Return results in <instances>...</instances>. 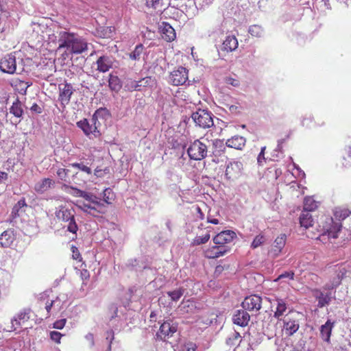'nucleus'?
I'll list each match as a JSON object with an SVG mask.
<instances>
[{"label": "nucleus", "mask_w": 351, "mask_h": 351, "mask_svg": "<svg viewBox=\"0 0 351 351\" xmlns=\"http://www.w3.org/2000/svg\"><path fill=\"white\" fill-rule=\"evenodd\" d=\"M183 292H184V291L182 289H179L177 290H174L173 291H169L167 293V294L169 295V296L171 297V298L173 301L177 302L180 300V298L183 295Z\"/></svg>", "instance_id": "09e8293b"}, {"label": "nucleus", "mask_w": 351, "mask_h": 351, "mask_svg": "<svg viewBox=\"0 0 351 351\" xmlns=\"http://www.w3.org/2000/svg\"><path fill=\"white\" fill-rule=\"evenodd\" d=\"M294 276L295 274L293 271H285L283 274H280L274 281L277 282L278 280L285 278L293 280Z\"/></svg>", "instance_id": "5fc2aeb1"}, {"label": "nucleus", "mask_w": 351, "mask_h": 351, "mask_svg": "<svg viewBox=\"0 0 351 351\" xmlns=\"http://www.w3.org/2000/svg\"><path fill=\"white\" fill-rule=\"evenodd\" d=\"M160 32L162 38L167 42H171L176 37L175 29L167 23H162L160 27Z\"/></svg>", "instance_id": "f3484780"}, {"label": "nucleus", "mask_w": 351, "mask_h": 351, "mask_svg": "<svg viewBox=\"0 0 351 351\" xmlns=\"http://www.w3.org/2000/svg\"><path fill=\"white\" fill-rule=\"evenodd\" d=\"M144 50V47L142 44L137 45L134 50L130 53V58L132 60H139Z\"/></svg>", "instance_id": "ea45409f"}, {"label": "nucleus", "mask_w": 351, "mask_h": 351, "mask_svg": "<svg viewBox=\"0 0 351 351\" xmlns=\"http://www.w3.org/2000/svg\"><path fill=\"white\" fill-rule=\"evenodd\" d=\"M70 166L77 168L78 169L81 170L82 171L86 173L87 175H90L92 173L91 169L86 165H84L83 163H72L70 165Z\"/></svg>", "instance_id": "de8ad7c7"}, {"label": "nucleus", "mask_w": 351, "mask_h": 351, "mask_svg": "<svg viewBox=\"0 0 351 351\" xmlns=\"http://www.w3.org/2000/svg\"><path fill=\"white\" fill-rule=\"evenodd\" d=\"M30 109L32 111L35 112L37 114H40L42 112V108L37 104H34Z\"/></svg>", "instance_id": "e2e57ef3"}, {"label": "nucleus", "mask_w": 351, "mask_h": 351, "mask_svg": "<svg viewBox=\"0 0 351 351\" xmlns=\"http://www.w3.org/2000/svg\"><path fill=\"white\" fill-rule=\"evenodd\" d=\"M71 170L69 169L60 168L57 170L58 177L62 181L69 184H80V181L84 182V180L80 179L79 172L73 173L70 176Z\"/></svg>", "instance_id": "6e6552de"}, {"label": "nucleus", "mask_w": 351, "mask_h": 351, "mask_svg": "<svg viewBox=\"0 0 351 351\" xmlns=\"http://www.w3.org/2000/svg\"><path fill=\"white\" fill-rule=\"evenodd\" d=\"M298 321L292 318L289 315H286L283 319V330L288 336H291L299 329Z\"/></svg>", "instance_id": "4468645a"}, {"label": "nucleus", "mask_w": 351, "mask_h": 351, "mask_svg": "<svg viewBox=\"0 0 351 351\" xmlns=\"http://www.w3.org/2000/svg\"><path fill=\"white\" fill-rule=\"evenodd\" d=\"M147 82L148 80H145V78L138 81H133L131 82V88L136 90H141V88L142 86H146Z\"/></svg>", "instance_id": "49530a36"}, {"label": "nucleus", "mask_w": 351, "mask_h": 351, "mask_svg": "<svg viewBox=\"0 0 351 351\" xmlns=\"http://www.w3.org/2000/svg\"><path fill=\"white\" fill-rule=\"evenodd\" d=\"M290 133H287L283 138H281L278 140V145L276 147V150L282 153L283 150V143L286 142V141L289 138Z\"/></svg>", "instance_id": "603ef678"}, {"label": "nucleus", "mask_w": 351, "mask_h": 351, "mask_svg": "<svg viewBox=\"0 0 351 351\" xmlns=\"http://www.w3.org/2000/svg\"><path fill=\"white\" fill-rule=\"evenodd\" d=\"M71 251H72V257L73 259L77 260L80 262L82 261V257L81 254L77 247L72 245Z\"/></svg>", "instance_id": "864d4df0"}, {"label": "nucleus", "mask_w": 351, "mask_h": 351, "mask_svg": "<svg viewBox=\"0 0 351 351\" xmlns=\"http://www.w3.org/2000/svg\"><path fill=\"white\" fill-rule=\"evenodd\" d=\"M66 322V319H61L57 320L53 323V328L61 330L64 327Z\"/></svg>", "instance_id": "4d7b16f0"}, {"label": "nucleus", "mask_w": 351, "mask_h": 351, "mask_svg": "<svg viewBox=\"0 0 351 351\" xmlns=\"http://www.w3.org/2000/svg\"><path fill=\"white\" fill-rule=\"evenodd\" d=\"M227 252V250L219 245H213L208 247L204 251V256L207 258H217L223 256Z\"/></svg>", "instance_id": "b1692460"}, {"label": "nucleus", "mask_w": 351, "mask_h": 351, "mask_svg": "<svg viewBox=\"0 0 351 351\" xmlns=\"http://www.w3.org/2000/svg\"><path fill=\"white\" fill-rule=\"evenodd\" d=\"M334 326L335 322H332L330 319H328L324 324L321 326L319 329L320 336L325 342L330 343L331 332Z\"/></svg>", "instance_id": "393cba45"}, {"label": "nucleus", "mask_w": 351, "mask_h": 351, "mask_svg": "<svg viewBox=\"0 0 351 351\" xmlns=\"http://www.w3.org/2000/svg\"><path fill=\"white\" fill-rule=\"evenodd\" d=\"M55 185V181L51 178H45L34 185V191L38 193H43Z\"/></svg>", "instance_id": "5701e85b"}, {"label": "nucleus", "mask_w": 351, "mask_h": 351, "mask_svg": "<svg viewBox=\"0 0 351 351\" xmlns=\"http://www.w3.org/2000/svg\"><path fill=\"white\" fill-rule=\"evenodd\" d=\"M189 79V70L180 66L174 69L169 75L168 82L173 86H181L185 84Z\"/></svg>", "instance_id": "39448f33"}, {"label": "nucleus", "mask_w": 351, "mask_h": 351, "mask_svg": "<svg viewBox=\"0 0 351 351\" xmlns=\"http://www.w3.org/2000/svg\"><path fill=\"white\" fill-rule=\"evenodd\" d=\"M58 49L65 48L69 54H81L88 50V43L78 34L69 32H60Z\"/></svg>", "instance_id": "f257e3e1"}, {"label": "nucleus", "mask_w": 351, "mask_h": 351, "mask_svg": "<svg viewBox=\"0 0 351 351\" xmlns=\"http://www.w3.org/2000/svg\"><path fill=\"white\" fill-rule=\"evenodd\" d=\"M27 204L25 203V199L24 198L18 201L16 204L13 207L12 213H15L19 211V210L24 206H26Z\"/></svg>", "instance_id": "6e6d98bb"}, {"label": "nucleus", "mask_w": 351, "mask_h": 351, "mask_svg": "<svg viewBox=\"0 0 351 351\" xmlns=\"http://www.w3.org/2000/svg\"><path fill=\"white\" fill-rule=\"evenodd\" d=\"M250 319V316L245 309L236 311L232 318L234 324L242 327L247 326Z\"/></svg>", "instance_id": "dca6fc26"}, {"label": "nucleus", "mask_w": 351, "mask_h": 351, "mask_svg": "<svg viewBox=\"0 0 351 351\" xmlns=\"http://www.w3.org/2000/svg\"><path fill=\"white\" fill-rule=\"evenodd\" d=\"M55 214L58 220L67 222V230L76 235L78 230V226L75 219L74 210L61 206L56 211Z\"/></svg>", "instance_id": "f03ea898"}, {"label": "nucleus", "mask_w": 351, "mask_h": 351, "mask_svg": "<svg viewBox=\"0 0 351 351\" xmlns=\"http://www.w3.org/2000/svg\"><path fill=\"white\" fill-rule=\"evenodd\" d=\"M8 178V175L4 171H0V182L2 180H6Z\"/></svg>", "instance_id": "0e129e2a"}, {"label": "nucleus", "mask_w": 351, "mask_h": 351, "mask_svg": "<svg viewBox=\"0 0 351 351\" xmlns=\"http://www.w3.org/2000/svg\"><path fill=\"white\" fill-rule=\"evenodd\" d=\"M345 273L346 271L344 269H343V270H339V272L336 271L335 276L333 277L332 280L330 282L326 283L324 286V289L325 290H332L338 287L341 284V280Z\"/></svg>", "instance_id": "c756f323"}, {"label": "nucleus", "mask_w": 351, "mask_h": 351, "mask_svg": "<svg viewBox=\"0 0 351 351\" xmlns=\"http://www.w3.org/2000/svg\"><path fill=\"white\" fill-rule=\"evenodd\" d=\"M236 233L232 230H224L218 233L216 236L213 237V242L216 245H219L221 247H223V245L226 243H229L232 240L236 238Z\"/></svg>", "instance_id": "ddd939ff"}, {"label": "nucleus", "mask_w": 351, "mask_h": 351, "mask_svg": "<svg viewBox=\"0 0 351 351\" xmlns=\"http://www.w3.org/2000/svg\"><path fill=\"white\" fill-rule=\"evenodd\" d=\"M30 308H24L21 310L16 316L12 320L13 326H21L27 322L30 318Z\"/></svg>", "instance_id": "bb28decb"}, {"label": "nucleus", "mask_w": 351, "mask_h": 351, "mask_svg": "<svg viewBox=\"0 0 351 351\" xmlns=\"http://www.w3.org/2000/svg\"><path fill=\"white\" fill-rule=\"evenodd\" d=\"M59 95L58 101L62 106L65 107L70 103L71 98L73 94L75 89L70 83L60 84L58 86Z\"/></svg>", "instance_id": "0eeeda50"}, {"label": "nucleus", "mask_w": 351, "mask_h": 351, "mask_svg": "<svg viewBox=\"0 0 351 351\" xmlns=\"http://www.w3.org/2000/svg\"><path fill=\"white\" fill-rule=\"evenodd\" d=\"M193 120L202 128H208L214 125L211 114L204 110H199L193 112L191 116Z\"/></svg>", "instance_id": "423d86ee"}, {"label": "nucleus", "mask_w": 351, "mask_h": 351, "mask_svg": "<svg viewBox=\"0 0 351 351\" xmlns=\"http://www.w3.org/2000/svg\"><path fill=\"white\" fill-rule=\"evenodd\" d=\"M331 222L330 227L322 234V237L327 235L329 240L337 239L342 228L341 223L333 221L332 219Z\"/></svg>", "instance_id": "412c9836"}, {"label": "nucleus", "mask_w": 351, "mask_h": 351, "mask_svg": "<svg viewBox=\"0 0 351 351\" xmlns=\"http://www.w3.org/2000/svg\"><path fill=\"white\" fill-rule=\"evenodd\" d=\"M301 226L308 228L313 226V219L309 212L302 211L300 217Z\"/></svg>", "instance_id": "72a5a7b5"}, {"label": "nucleus", "mask_w": 351, "mask_h": 351, "mask_svg": "<svg viewBox=\"0 0 351 351\" xmlns=\"http://www.w3.org/2000/svg\"><path fill=\"white\" fill-rule=\"evenodd\" d=\"M109 338L110 339V341H109V345H108V350L106 351H111V343L112 342V340L114 339V332L112 330H108L107 332L106 339H108Z\"/></svg>", "instance_id": "052dcab7"}, {"label": "nucleus", "mask_w": 351, "mask_h": 351, "mask_svg": "<svg viewBox=\"0 0 351 351\" xmlns=\"http://www.w3.org/2000/svg\"><path fill=\"white\" fill-rule=\"evenodd\" d=\"M226 82L233 86H238L239 85V81L231 77H226Z\"/></svg>", "instance_id": "bf43d9fd"}, {"label": "nucleus", "mask_w": 351, "mask_h": 351, "mask_svg": "<svg viewBox=\"0 0 351 351\" xmlns=\"http://www.w3.org/2000/svg\"><path fill=\"white\" fill-rule=\"evenodd\" d=\"M64 186L67 189H70L72 191L70 193L72 195H73L75 197H84L85 191L78 189L77 188L69 186V185H64Z\"/></svg>", "instance_id": "3c124183"}, {"label": "nucleus", "mask_w": 351, "mask_h": 351, "mask_svg": "<svg viewBox=\"0 0 351 351\" xmlns=\"http://www.w3.org/2000/svg\"><path fill=\"white\" fill-rule=\"evenodd\" d=\"M213 145L215 148V150L213 151V153L216 156H220L221 152H223L226 149L223 142L219 139H215L213 141Z\"/></svg>", "instance_id": "79ce46f5"}, {"label": "nucleus", "mask_w": 351, "mask_h": 351, "mask_svg": "<svg viewBox=\"0 0 351 351\" xmlns=\"http://www.w3.org/2000/svg\"><path fill=\"white\" fill-rule=\"evenodd\" d=\"M83 198L88 201L90 204L97 206L99 213H104L106 212V206L104 203L101 202L99 198L97 196L85 191Z\"/></svg>", "instance_id": "c85d7f7f"}, {"label": "nucleus", "mask_w": 351, "mask_h": 351, "mask_svg": "<svg viewBox=\"0 0 351 351\" xmlns=\"http://www.w3.org/2000/svg\"><path fill=\"white\" fill-rule=\"evenodd\" d=\"M276 301L277 306L276 311H274V317L278 320H280L281 317L286 312L287 306L286 302L281 298H277Z\"/></svg>", "instance_id": "2f4dec72"}, {"label": "nucleus", "mask_w": 351, "mask_h": 351, "mask_svg": "<svg viewBox=\"0 0 351 351\" xmlns=\"http://www.w3.org/2000/svg\"><path fill=\"white\" fill-rule=\"evenodd\" d=\"M80 207L84 211L93 216H96L97 213H99V208H97V206L92 204L83 203L82 205L80 206Z\"/></svg>", "instance_id": "58836bf2"}, {"label": "nucleus", "mask_w": 351, "mask_h": 351, "mask_svg": "<svg viewBox=\"0 0 351 351\" xmlns=\"http://www.w3.org/2000/svg\"><path fill=\"white\" fill-rule=\"evenodd\" d=\"M177 331V326L171 322H165L162 323L156 333L158 339L165 341L166 339L171 337Z\"/></svg>", "instance_id": "9b49d317"}, {"label": "nucleus", "mask_w": 351, "mask_h": 351, "mask_svg": "<svg viewBox=\"0 0 351 351\" xmlns=\"http://www.w3.org/2000/svg\"><path fill=\"white\" fill-rule=\"evenodd\" d=\"M346 154L347 155L348 158L351 159V145L348 146L345 149Z\"/></svg>", "instance_id": "338daca9"}, {"label": "nucleus", "mask_w": 351, "mask_h": 351, "mask_svg": "<svg viewBox=\"0 0 351 351\" xmlns=\"http://www.w3.org/2000/svg\"><path fill=\"white\" fill-rule=\"evenodd\" d=\"M266 241L265 236L263 234H259L255 237L253 241L251 243V247L252 249H256L265 243Z\"/></svg>", "instance_id": "c03bdc74"}, {"label": "nucleus", "mask_w": 351, "mask_h": 351, "mask_svg": "<svg viewBox=\"0 0 351 351\" xmlns=\"http://www.w3.org/2000/svg\"><path fill=\"white\" fill-rule=\"evenodd\" d=\"M38 302L40 308L44 306L46 310L45 315V318L49 317L51 315V310L55 303V300L50 299L49 294L47 292H44L40 294Z\"/></svg>", "instance_id": "2eb2a0df"}, {"label": "nucleus", "mask_w": 351, "mask_h": 351, "mask_svg": "<svg viewBox=\"0 0 351 351\" xmlns=\"http://www.w3.org/2000/svg\"><path fill=\"white\" fill-rule=\"evenodd\" d=\"M202 138L195 140L189 145L187 154L191 160H201L207 156L208 146L202 141Z\"/></svg>", "instance_id": "20e7f679"}, {"label": "nucleus", "mask_w": 351, "mask_h": 351, "mask_svg": "<svg viewBox=\"0 0 351 351\" xmlns=\"http://www.w3.org/2000/svg\"><path fill=\"white\" fill-rule=\"evenodd\" d=\"M245 138L241 136H234L227 140L226 144L228 147L236 149H242L245 145Z\"/></svg>", "instance_id": "cd10ccee"}, {"label": "nucleus", "mask_w": 351, "mask_h": 351, "mask_svg": "<svg viewBox=\"0 0 351 351\" xmlns=\"http://www.w3.org/2000/svg\"><path fill=\"white\" fill-rule=\"evenodd\" d=\"M242 306L245 310L258 311L262 307V298L256 294L247 296L242 302Z\"/></svg>", "instance_id": "1a4fd4ad"}, {"label": "nucleus", "mask_w": 351, "mask_h": 351, "mask_svg": "<svg viewBox=\"0 0 351 351\" xmlns=\"http://www.w3.org/2000/svg\"><path fill=\"white\" fill-rule=\"evenodd\" d=\"M108 86L110 90L118 92L121 88V84L119 78L112 74L109 75Z\"/></svg>", "instance_id": "f704fd0d"}, {"label": "nucleus", "mask_w": 351, "mask_h": 351, "mask_svg": "<svg viewBox=\"0 0 351 351\" xmlns=\"http://www.w3.org/2000/svg\"><path fill=\"white\" fill-rule=\"evenodd\" d=\"M62 336H64V335L58 331L53 330L49 332L50 339L57 344H60L61 343V338Z\"/></svg>", "instance_id": "8fccbe9b"}, {"label": "nucleus", "mask_w": 351, "mask_h": 351, "mask_svg": "<svg viewBox=\"0 0 351 351\" xmlns=\"http://www.w3.org/2000/svg\"><path fill=\"white\" fill-rule=\"evenodd\" d=\"M243 164L241 162H231L226 167L225 175L228 180H235L241 176Z\"/></svg>", "instance_id": "f8f14e48"}, {"label": "nucleus", "mask_w": 351, "mask_h": 351, "mask_svg": "<svg viewBox=\"0 0 351 351\" xmlns=\"http://www.w3.org/2000/svg\"><path fill=\"white\" fill-rule=\"evenodd\" d=\"M286 243V235L281 234L278 236L274 241V244L271 247L269 254L273 257H277L282 252Z\"/></svg>", "instance_id": "6ab92c4d"}, {"label": "nucleus", "mask_w": 351, "mask_h": 351, "mask_svg": "<svg viewBox=\"0 0 351 351\" xmlns=\"http://www.w3.org/2000/svg\"><path fill=\"white\" fill-rule=\"evenodd\" d=\"M302 125L310 129H316L325 125L324 121L321 117H317L316 119L311 116L304 117L302 120Z\"/></svg>", "instance_id": "a878e982"}, {"label": "nucleus", "mask_w": 351, "mask_h": 351, "mask_svg": "<svg viewBox=\"0 0 351 351\" xmlns=\"http://www.w3.org/2000/svg\"><path fill=\"white\" fill-rule=\"evenodd\" d=\"M10 112L17 118H21L23 114V104L17 98L10 108Z\"/></svg>", "instance_id": "473e14b6"}, {"label": "nucleus", "mask_w": 351, "mask_h": 351, "mask_svg": "<svg viewBox=\"0 0 351 351\" xmlns=\"http://www.w3.org/2000/svg\"><path fill=\"white\" fill-rule=\"evenodd\" d=\"M97 70L101 73L108 71L113 65L112 59L108 56H101L96 61Z\"/></svg>", "instance_id": "aec40b11"}, {"label": "nucleus", "mask_w": 351, "mask_h": 351, "mask_svg": "<svg viewBox=\"0 0 351 351\" xmlns=\"http://www.w3.org/2000/svg\"><path fill=\"white\" fill-rule=\"evenodd\" d=\"M248 32L255 37H261L263 34V29L261 25H253L249 27Z\"/></svg>", "instance_id": "37998d69"}, {"label": "nucleus", "mask_w": 351, "mask_h": 351, "mask_svg": "<svg viewBox=\"0 0 351 351\" xmlns=\"http://www.w3.org/2000/svg\"><path fill=\"white\" fill-rule=\"evenodd\" d=\"M16 239V234L13 229L9 228L0 235V245L3 247H9Z\"/></svg>", "instance_id": "a211bd4d"}, {"label": "nucleus", "mask_w": 351, "mask_h": 351, "mask_svg": "<svg viewBox=\"0 0 351 351\" xmlns=\"http://www.w3.org/2000/svg\"><path fill=\"white\" fill-rule=\"evenodd\" d=\"M207 232L203 235V236H197L196 237L194 240H193V243L195 245H201V244H204L206 243V242L208 241V240L210 239V229H213L211 227H208L207 228Z\"/></svg>", "instance_id": "4c0bfd02"}, {"label": "nucleus", "mask_w": 351, "mask_h": 351, "mask_svg": "<svg viewBox=\"0 0 351 351\" xmlns=\"http://www.w3.org/2000/svg\"><path fill=\"white\" fill-rule=\"evenodd\" d=\"M115 195L112 190L110 188L106 189L103 192V198L105 203L107 204H112L114 199Z\"/></svg>", "instance_id": "a19ab883"}, {"label": "nucleus", "mask_w": 351, "mask_h": 351, "mask_svg": "<svg viewBox=\"0 0 351 351\" xmlns=\"http://www.w3.org/2000/svg\"><path fill=\"white\" fill-rule=\"evenodd\" d=\"M315 292L316 293L315 298L317 300V306L319 308H323L330 303L331 300L330 293H325L317 289Z\"/></svg>", "instance_id": "7c9ffc66"}, {"label": "nucleus", "mask_w": 351, "mask_h": 351, "mask_svg": "<svg viewBox=\"0 0 351 351\" xmlns=\"http://www.w3.org/2000/svg\"><path fill=\"white\" fill-rule=\"evenodd\" d=\"M86 339L90 341V344L93 346L94 345V337L93 335L91 333H89L86 335Z\"/></svg>", "instance_id": "774afa93"}, {"label": "nucleus", "mask_w": 351, "mask_h": 351, "mask_svg": "<svg viewBox=\"0 0 351 351\" xmlns=\"http://www.w3.org/2000/svg\"><path fill=\"white\" fill-rule=\"evenodd\" d=\"M11 84L15 90H18L21 93H25L27 88L29 86L27 82L19 79L13 80Z\"/></svg>", "instance_id": "c9c22d12"}, {"label": "nucleus", "mask_w": 351, "mask_h": 351, "mask_svg": "<svg viewBox=\"0 0 351 351\" xmlns=\"http://www.w3.org/2000/svg\"><path fill=\"white\" fill-rule=\"evenodd\" d=\"M161 0H147V3L151 5L152 7L159 4Z\"/></svg>", "instance_id": "69168bd1"}, {"label": "nucleus", "mask_w": 351, "mask_h": 351, "mask_svg": "<svg viewBox=\"0 0 351 351\" xmlns=\"http://www.w3.org/2000/svg\"><path fill=\"white\" fill-rule=\"evenodd\" d=\"M105 111V109L99 108L95 111L94 114L93 115L91 122L90 123L87 119H84L82 121L77 122V126L81 128L84 134L86 136L90 134H93L95 137H99L101 136V133L98 130V127L99 123H98V117L103 112Z\"/></svg>", "instance_id": "7ed1b4c3"}, {"label": "nucleus", "mask_w": 351, "mask_h": 351, "mask_svg": "<svg viewBox=\"0 0 351 351\" xmlns=\"http://www.w3.org/2000/svg\"><path fill=\"white\" fill-rule=\"evenodd\" d=\"M266 147H263L261 148V151L260 152V154H258V158H257V160H258V162L261 165L262 164L263 161H265V156H264V154H265V150Z\"/></svg>", "instance_id": "680f3d73"}, {"label": "nucleus", "mask_w": 351, "mask_h": 351, "mask_svg": "<svg viewBox=\"0 0 351 351\" xmlns=\"http://www.w3.org/2000/svg\"><path fill=\"white\" fill-rule=\"evenodd\" d=\"M238 40L234 36H227L221 47V50L226 53L232 52L238 48Z\"/></svg>", "instance_id": "4be33fe9"}, {"label": "nucleus", "mask_w": 351, "mask_h": 351, "mask_svg": "<svg viewBox=\"0 0 351 351\" xmlns=\"http://www.w3.org/2000/svg\"><path fill=\"white\" fill-rule=\"evenodd\" d=\"M334 215L336 219L340 221L348 217L350 215V212L347 209L337 208L335 210Z\"/></svg>", "instance_id": "a18cd8bd"}, {"label": "nucleus", "mask_w": 351, "mask_h": 351, "mask_svg": "<svg viewBox=\"0 0 351 351\" xmlns=\"http://www.w3.org/2000/svg\"><path fill=\"white\" fill-rule=\"evenodd\" d=\"M197 346L192 342H189L184 344L182 347V351H195Z\"/></svg>", "instance_id": "13d9d810"}, {"label": "nucleus", "mask_w": 351, "mask_h": 351, "mask_svg": "<svg viewBox=\"0 0 351 351\" xmlns=\"http://www.w3.org/2000/svg\"><path fill=\"white\" fill-rule=\"evenodd\" d=\"M317 207V202L311 197H306L304 200L303 211L310 212L315 210Z\"/></svg>", "instance_id": "e433bc0d"}, {"label": "nucleus", "mask_w": 351, "mask_h": 351, "mask_svg": "<svg viewBox=\"0 0 351 351\" xmlns=\"http://www.w3.org/2000/svg\"><path fill=\"white\" fill-rule=\"evenodd\" d=\"M16 69V58L12 54H8L0 61V70L8 74H13Z\"/></svg>", "instance_id": "9d476101"}]
</instances>
